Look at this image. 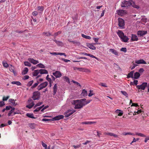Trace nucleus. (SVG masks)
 Segmentation results:
<instances>
[{
	"mask_svg": "<svg viewBox=\"0 0 149 149\" xmlns=\"http://www.w3.org/2000/svg\"><path fill=\"white\" fill-rule=\"evenodd\" d=\"M132 5L134 8H138L139 7L138 6L135 5L134 2L131 1V2L127 1H124L122 2L121 4L122 7H127Z\"/></svg>",
	"mask_w": 149,
	"mask_h": 149,
	"instance_id": "1",
	"label": "nucleus"
},
{
	"mask_svg": "<svg viewBox=\"0 0 149 149\" xmlns=\"http://www.w3.org/2000/svg\"><path fill=\"white\" fill-rule=\"evenodd\" d=\"M117 33L122 41L125 42H128L129 39L127 36L124 35V33L121 30H118Z\"/></svg>",
	"mask_w": 149,
	"mask_h": 149,
	"instance_id": "2",
	"label": "nucleus"
},
{
	"mask_svg": "<svg viewBox=\"0 0 149 149\" xmlns=\"http://www.w3.org/2000/svg\"><path fill=\"white\" fill-rule=\"evenodd\" d=\"M72 104L75 105V109H80L82 108L84 105V104L80 102L79 100H73L72 102Z\"/></svg>",
	"mask_w": 149,
	"mask_h": 149,
	"instance_id": "3",
	"label": "nucleus"
},
{
	"mask_svg": "<svg viewBox=\"0 0 149 149\" xmlns=\"http://www.w3.org/2000/svg\"><path fill=\"white\" fill-rule=\"evenodd\" d=\"M40 93L38 91H34L33 94L32 98L33 100H38L40 98Z\"/></svg>",
	"mask_w": 149,
	"mask_h": 149,
	"instance_id": "4",
	"label": "nucleus"
},
{
	"mask_svg": "<svg viewBox=\"0 0 149 149\" xmlns=\"http://www.w3.org/2000/svg\"><path fill=\"white\" fill-rule=\"evenodd\" d=\"M118 26L121 29H123L125 28V22L124 21L122 18H118Z\"/></svg>",
	"mask_w": 149,
	"mask_h": 149,
	"instance_id": "5",
	"label": "nucleus"
},
{
	"mask_svg": "<svg viewBox=\"0 0 149 149\" xmlns=\"http://www.w3.org/2000/svg\"><path fill=\"white\" fill-rule=\"evenodd\" d=\"M147 86L148 84L147 82H143L141 85H137L136 86L137 88L139 90L141 89V90H144Z\"/></svg>",
	"mask_w": 149,
	"mask_h": 149,
	"instance_id": "6",
	"label": "nucleus"
},
{
	"mask_svg": "<svg viewBox=\"0 0 149 149\" xmlns=\"http://www.w3.org/2000/svg\"><path fill=\"white\" fill-rule=\"evenodd\" d=\"M47 85L48 82L46 81L45 82L41 83L38 86L37 89L38 90L40 91L45 88L47 86Z\"/></svg>",
	"mask_w": 149,
	"mask_h": 149,
	"instance_id": "7",
	"label": "nucleus"
},
{
	"mask_svg": "<svg viewBox=\"0 0 149 149\" xmlns=\"http://www.w3.org/2000/svg\"><path fill=\"white\" fill-rule=\"evenodd\" d=\"M75 111H76L75 110H68L65 113V117H68Z\"/></svg>",
	"mask_w": 149,
	"mask_h": 149,
	"instance_id": "8",
	"label": "nucleus"
},
{
	"mask_svg": "<svg viewBox=\"0 0 149 149\" xmlns=\"http://www.w3.org/2000/svg\"><path fill=\"white\" fill-rule=\"evenodd\" d=\"M28 103H29V104L26 106V107L29 109L31 108L34 105L33 102L31 99H29L28 100Z\"/></svg>",
	"mask_w": 149,
	"mask_h": 149,
	"instance_id": "9",
	"label": "nucleus"
},
{
	"mask_svg": "<svg viewBox=\"0 0 149 149\" xmlns=\"http://www.w3.org/2000/svg\"><path fill=\"white\" fill-rule=\"evenodd\" d=\"M52 74L56 78L60 77L62 75L61 72L58 71H56L55 72H53Z\"/></svg>",
	"mask_w": 149,
	"mask_h": 149,
	"instance_id": "10",
	"label": "nucleus"
},
{
	"mask_svg": "<svg viewBox=\"0 0 149 149\" xmlns=\"http://www.w3.org/2000/svg\"><path fill=\"white\" fill-rule=\"evenodd\" d=\"M49 53L53 55H60L61 56L63 55L65 57H66V55L65 54V53H63L53 52H50Z\"/></svg>",
	"mask_w": 149,
	"mask_h": 149,
	"instance_id": "11",
	"label": "nucleus"
},
{
	"mask_svg": "<svg viewBox=\"0 0 149 149\" xmlns=\"http://www.w3.org/2000/svg\"><path fill=\"white\" fill-rule=\"evenodd\" d=\"M104 135H108L110 136H113L115 137H118V135L116 134H115L111 132H104Z\"/></svg>",
	"mask_w": 149,
	"mask_h": 149,
	"instance_id": "12",
	"label": "nucleus"
},
{
	"mask_svg": "<svg viewBox=\"0 0 149 149\" xmlns=\"http://www.w3.org/2000/svg\"><path fill=\"white\" fill-rule=\"evenodd\" d=\"M135 63L137 64H146V62L143 59H140L135 61Z\"/></svg>",
	"mask_w": 149,
	"mask_h": 149,
	"instance_id": "13",
	"label": "nucleus"
},
{
	"mask_svg": "<svg viewBox=\"0 0 149 149\" xmlns=\"http://www.w3.org/2000/svg\"><path fill=\"white\" fill-rule=\"evenodd\" d=\"M28 60L29 62L34 64H37L39 63L38 61L35 60L33 58H29L28 59Z\"/></svg>",
	"mask_w": 149,
	"mask_h": 149,
	"instance_id": "14",
	"label": "nucleus"
},
{
	"mask_svg": "<svg viewBox=\"0 0 149 149\" xmlns=\"http://www.w3.org/2000/svg\"><path fill=\"white\" fill-rule=\"evenodd\" d=\"M147 33V31H139L137 32L138 35L140 36H143L145 35Z\"/></svg>",
	"mask_w": 149,
	"mask_h": 149,
	"instance_id": "15",
	"label": "nucleus"
},
{
	"mask_svg": "<svg viewBox=\"0 0 149 149\" xmlns=\"http://www.w3.org/2000/svg\"><path fill=\"white\" fill-rule=\"evenodd\" d=\"M16 100H14L13 99H9L8 100V102L11 103L13 106H16L17 105V103L15 102Z\"/></svg>",
	"mask_w": 149,
	"mask_h": 149,
	"instance_id": "16",
	"label": "nucleus"
},
{
	"mask_svg": "<svg viewBox=\"0 0 149 149\" xmlns=\"http://www.w3.org/2000/svg\"><path fill=\"white\" fill-rule=\"evenodd\" d=\"M80 71H81L83 72H90L91 71L90 70L87 68H80Z\"/></svg>",
	"mask_w": 149,
	"mask_h": 149,
	"instance_id": "17",
	"label": "nucleus"
},
{
	"mask_svg": "<svg viewBox=\"0 0 149 149\" xmlns=\"http://www.w3.org/2000/svg\"><path fill=\"white\" fill-rule=\"evenodd\" d=\"M87 46L89 48L93 50H95L96 49V47L93 46L92 44L88 43H87Z\"/></svg>",
	"mask_w": 149,
	"mask_h": 149,
	"instance_id": "18",
	"label": "nucleus"
},
{
	"mask_svg": "<svg viewBox=\"0 0 149 149\" xmlns=\"http://www.w3.org/2000/svg\"><path fill=\"white\" fill-rule=\"evenodd\" d=\"M64 116L62 115H60L54 117L53 119L55 120H59L61 119H62L63 118Z\"/></svg>",
	"mask_w": 149,
	"mask_h": 149,
	"instance_id": "19",
	"label": "nucleus"
},
{
	"mask_svg": "<svg viewBox=\"0 0 149 149\" xmlns=\"http://www.w3.org/2000/svg\"><path fill=\"white\" fill-rule=\"evenodd\" d=\"M131 40L132 41H137L138 40V38L136 35L132 34Z\"/></svg>",
	"mask_w": 149,
	"mask_h": 149,
	"instance_id": "20",
	"label": "nucleus"
},
{
	"mask_svg": "<svg viewBox=\"0 0 149 149\" xmlns=\"http://www.w3.org/2000/svg\"><path fill=\"white\" fill-rule=\"evenodd\" d=\"M40 73L41 74H47L48 73L47 70L45 69H40L39 70Z\"/></svg>",
	"mask_w": 149,
	"mask_h": 149,
	"instance_id": "21",
	"label": "nucleus"
},
{
	"mask_svg": "<svg viewBox=\"0 0 149 149\" xmlns=\"http://www.w3.org/2000/svg\"><path fill=\"white\" fill-rule=\"evenodd\" d=\"M109 51L110 52H111L112 54H114L118 56V52L116 50L114 49H110Z\"/></svg>",
	"mask_w": 149,
	"mask_h": 149,
	"instance_id": "22",
	"label": "nucleus"
},
{
	"mask_svg": "<svg viewBox=\"0 0 149 149\" xmlns=\"http://www.w3.org/2000/svg\"><path fill=\"white\" fill-rule=\"evenodd\" d=\"M125 11L123 10H120L117 11V14L118 15L122 16L123 15Z\"/></svg>",
	"mask_w": 149,
	"mask_h": 149,
	"instance_id": "23",
	"label": "nucleus"
},
{
	"mask_svg": "<svg viewBox=\"0 0 149 149\" xmlns=\"http://www.w3.org/2000/svg\"><path fill=\"white\" fill-rule=\"evenodd\" d=\"M115 112L118 114V116H121L123 114V111L117 109Z\"/></svg>",
	"mask_w": 149,
	"mask_h": 149,
	"instance_id": "24",
	"label": "nucleus"
},
{
	"mask_svg": "<svg viewBox=\"0 0 149 149\" xmlns=\"http://www.w3.org/2000/svg\"><path fill=\"white\" fill-rule=\"evenodd\" d=\"M53 95H55L57 91V84H55L53 87Z\"/></svg>",
	"mask_w": 149,
	"mask_h": 149,
	"instance_id": "25",
	"label": "nucleus"
},
{
	"mask_svg": "<svg viewBox=\"0 0 149 149\" xmlns=\"http://www.w3.org/2000/svg\"><path fill=\"white\" fill-rule=\"evenodd\" d=\"M26 116L28 117L29 118H35L34 117L33 114V113H27L26 114Z\"/></svg>",
	"mask_w": 149,
	"mask_h": 149,
	"instance_id": "26",
	"label": "nucleus"
},
{
	"mask_svg": "<svg viewBox=\"0 0 149 149\" xmlns=\"http://www.w3.org/2000/svg\"><path fill=\"white\" fill-rule=\"evenodd\" d=\"M140 76V74L138 72L135 73L134 75V78L135 79H137L139 78Z\"/></svg>",
	"mask_w": 149,
	"mask_h": 149,
	"instance_id": "27",
	"label": "nucleus"
},
{
	"mask_svg": "<svg viewBox=\"0 0 149 149\" xmlns=\"http://www.w3.org/2000/svg\"><path fill=\"white\" fill-rule=\"evenodd\" d=\"M68 40L69 42H72L74 44H77L78 45H79L80 44L79 42L75 41H72V40L70 39H68Z\"/></svg>",
	"mask_w": 149,
	"mask_h": 149,
	"instance_id": "28",
	"label": "nucleus"
},
{
	"mask_svg": "<svg viewBox=\"0 0 149 149\" xmlns=\"http://www.w3.org/2000/svg\"><path fill=\"white\" fill-rule=\"evenodd\" d=\"M28 71V69L27 68H25L24 70H23L22 72V74L23 75H24L27 74Z\"/></svg>",
	"mask_w": 149,
	"mask_h": 149,
	"instance_id": "29",
	"label": "nucleus"
},
{
	"mask_svg": "<svg viewBox=\"0 0 149 149\" xmlns=\"http://www.w3.org/2000/svg\"><path fill=\"white\" fill-rule=\"evenodd\" d=\"M134 74V71H132L130 72V73H129L128 75L127 76V78H129L130 77L133 78V75Z\"/></svg>",
	"mask_w": 149,
	"mask_h": 149,
	"instance_id": "30",
	"label": "nucleus"
},
{
	"mask_svg": "<svg viewBox=\"0 0 149 149\" xmlns=\"http://www.w3.org/2000/svg\"><path fill=\"white\" fill-rule=\"evenodd\" d=\"M29 127L31 129H34L36 126V124L35 123H30L29 125Z\"/></svg>",
	"mask_w": 149,
	"mask_h": 149,
	"instance_id": "31",
	"label": "nucleus"
},
{
	"mask_svg": "<svg viewBox=\"0 0 149 149\" xmlns=\"http://www.w3.org/2000/svg\"><path fill=\"white\" fill-rule=\"evenodd\" d=\"M12 84H15L18 86H21V83L19 81H13L11 82Z\"/></svg>",
	"mask_w": 149,
	"mask_h": 149,
	"instance_id": "32",
	"label": "nucleus"
},
{
	"mask_svg": "<svg viewBox=\"0 0 149 149\" xmlns=\"http://www.w3.org/2000/svg\"><path fill=\"white\" fill-rule=\"evenodd\" d=\"M95 123V122H94L86 121L82 122L81 124H92Z\"/></svg>",
	"mask_w": 149,
	"mask_h": 149,
	"instance_id": "33",
	"label": "nucleus"
},
{
	"mask_svg": "<svg viewBox=\"0 0 149 149\" xmlns=\"http://www.w3.org/2000/svg\"><path fill=\"white\" fill-rule=\"evenodd\" d=\"M39 73H40L39 70H35L33 73V75L34 76H36Z\"/></svg>",
	"mask_w": 149,
	"mask_h": 149,
	"instance_id": "34",
	"label": "nucleus"
},
{
	"mask_svg": "<svg viewBox=\"0 0 149 149\" xmlns=\"http://www.w3.org/2000/svg\"><path fill=\"white\" fill-rule=\"evenodd\" d=\"M38 10L42 11L44 10V7L43 6H38L37 7Z\"/></svg>",
	"mask_w": 149,
	"mask_h": 149,
	"instance_id": "35",
	"label": "nucleus"
},
{
	"mask_svg": "<svg viewBox=\"0 0 149 149\" xmlns=\"http://www.w3.org/2000/svg\"><path fill=\"white\" fill-rule=\"evenodd\" d=\"M9 70L10 71L13 72L14 74H15V72L14 70V67L12 65H11V66L9 68Z\"/></svg>",
	"mask_w": 149,
	"mask_h": 149,
	"instance_id": "36",
	"label": "nucleus"
},
{
	"mask_svg": "<svg viewBox=\"0 0 149 149\" xmlns=\"http://www.w3.org/2000/svg\"><path fill=\"white\" fill-rule=\"evenodd\" d=\"M15 109V108H12L11 110L9 111V113L8 114V116H11V114L13 112H14V111Z\"/></svg>",
	"mask_w": 149,
	"mask_h": 149,
	"instance_id": "37",
	"label": "nucleus"
},
{
	"mask_svg": "<svg viewBox=\"0 0 149 149\" xmlns=\"http://www.w3.org/2000/svg\"><path fill=\"white\" fill-rule=\"evenodd\" d=\"M135 134L138 136L142 137H146V136L145 135L141 133H136Z\"/></svg>",
	"mask_w": 149,
	"mask_h": 149,
	"instance_id": "38",
	"label": "nucleus"
},
{
	"mask_svg": "<svg viewBox=\"0 0 149 149\" xmlns=\"http://www.w3.org/2000/svg\"><path fill=\"white\" fill-rule=\"evenodd\" d=\"M39 84V82L38 81L36 83H35L31 86V88L33 89L35 88Z\"/></svg>",
	"mask_w": 149,
	"mask_h": 149,
	"instance_id": "39",
	"label": "nucleus"
},
{
	"mask_svg": "<svg viewBox=\"0 0 149 149\" xmlns=\"http://www.w3.org/2000/svg\"><path fill=\"white\" fill-rule=\"evenodd\" d=\"M81 36L83 37L86 39H90L91 38V37L90 36H86L84 34H82Z\"/></svg>",
	"mask_w": 149,
	"mask_h": 149,
	"instance_id": "40",
	"label": "nucleus"
},
{
	"mask_svg": "<svg viewBox=\"0 0 149 149\" xmlns=\"http://www.w3.org/2000/svg\"><path fill=\"white\" fill-rule=\"evenodd\" d=\"M24 64L25 66L30 67L31 66V64L28 61H25L24 62Z\"/></svg>",
	"mask_w": 149,
	"mask_h": 149,
	"instance_id": "41",
	"label": "nucleus"
},
{
	"mask_svg": "<svg viewBox=\"0 0 149 149\" xmlns=\"http://www.w3.org/2000/svg\"><path fill=\"white\" fill-rule=\"evenodd\" d=\"M32 20H33V21H32V20H31V21L32 22L31 23L32 24V25H33L34 24H37L36 19H34L33 18Z\"/></svg>",
	"mask_w": 149,
	"mask_h": 149,
	"instance_id": "42",
	"label": "nucleus"
},
{
	"mask_svg": "<svg viewBox=\"0 0 149 149\" xmlns=\"http://www.w3.org/2000/svg\"><path fill=\"white\" fill-rule=\"evenodd\" d=\"M82 94L84 95H87V91H86L85 89L83 90L82 91Z\"/></svg>",
	"mask_w": 149,
	"mask_h": 149,
	"instance_id": "43",
	"label": "nucleus"
},
{
	"mask_svg": "<svg viewBox=\"0 0 149 149\" xmlns=\"http://www.w3.org/2000/svg\"><path fill=\"white\" fill-rule=\"evenodd\" d=\"M54 41L58 45H61L63 44V43L59 41H58L56 40H54Z\"/></svg>",
	"mask_w": 149,
	"mask_h": 149,
	"instance_id": "44",
	"label": "nucleus"
},
{
	"mask_svg": "<svg viewBox=\"0 0 149 149\" xmlns=\"http://www.w3.org/2000/svg\"><path fill=\"white\" fill-rule=\"evenodd\" d=\"M37 66L41 68H45V66L43 64L41 63L37 65Z\"/></svg>",
	"mask_w": 149,
	"mask_h": 149,
	"instance_id": "45",
	"label": "nucleus"
},
{
	"mask_svg": "<svg viewBox=\"0 0 149 149\" xmlns=\"http://www.w3.org/2000/svg\"><path fill=\"white\" fill-rule=\"evenodd\" d=\"M9 96H7L6 97L3 96V97L2 100L3 101H6L9 98Z\"/></svg>",
	"mask_w": 149,
	"mask_h": 149,
	"instance_id": "46",
	"label": "nucleus"
},
{
	"mask_svg": "<svg viewBox=\"0 0 149 149\" xmlns=\"http://www.w3.org/2000/svg\"><path fill=\"white\" fill-rule=\"evenodd\" d=\"M99 85L101 86H102L104 87H107V86L106 84L105 83H100L99 84Z\"/></svg>",
	"mask_w": 149,
	"mask_h": 149,
	"instance_id": "47",
	"label": "nucleus"
},
{
	"mask_svg": "<svg viewBox=\"0 0 149 149\" xmlns=\"http://www.w3.org/2000/svg\"><path fill=\"white\" fill-rule=\"evenodd\" d=\"M33 82V80L29 82L27 84V86L28 87H30V86H31V85H32Z\"/></svg>",
	"mask_w": 149,
	"mask_h": 149,
	"instance_id": "48",
	"label": "nucleus"
},
{
	"mask_svg": "<svg viewBox=\"0 0 149 149\" xmlns=\"http://www.w3.org/2000/svg\"><path fill=\"white\" fill-rule=\"evenodd\" d=\"M121 93L122 94L124 95L126 97H127L128 96V94L125 91H121Z\"/></svg>",
	"mask_w": 149,
	"mask_h": 149,
	"instance_id": "49",
	"label": "nucleus"
},
{
	"mask_svg": "<svg viewBox=\"0 0 149 149\" xmlns=\"http://www.w3.org/2000/svg\"><path fill=\"white\" fill-rule=\"evenodd\" d=\"M43 103L42 102H39L36 104L34 107V108H35L36 107L40 106Z\"/></svg>",
	"mask_w": 149,
	"mask_h": 149,
	"instance_id": "50",
	"label": "nucleus"
},
{
	"mask_svg": "<svg viewBox=\"0 0 149 149\" xmlns=\"http://www.w3.org/2000/svg\"><path fill=\"white\" fill-rule=\"evenodd\" d=\"M120 51L125 52H127V49L126 47H122Z\"/></svg>",
	"mask_w": 149,
	"mask_h": 149,
	"instance_id": "51",
	"label": "nucleus"
},
{
	"mask_svg": "<svg viewBox=\"0 0 149 149\" xmlns=\"http://www.w3.org/2000/svg\"><path fill=\"white\" fill-rule=\"evenodd\" d=\"M5 104L4 102L3 101H0V107H2Z\"/></svg>",
	"mask_w": 149,
	"mask_h": 149,
	"instance_id": "52",
	"label": "nucleus"
},
{
	"mask_svg": "<svg viewBox=\"0 0 149 149\" xmlns=\"http://www.w3.org/2000/svg\"><path fill=\"white\" fill-rule=\"evenodd\" d=\"M41 109H42V107H39L37 108L34 111V112H38Z\"/></svg>",
	"mask_w": 149,
	"mask_h": 149,
	"instance_id": "53",
	"label": "nucleus"
},
{
	"mask_svg": "<svg viewBox=\"0 0 149 149\" xmlns=\"http://www.w3.org/2000/svg\"><path fill=\"white\" fill-rule=\"evenodd\" d=\"M86 99L85 98H84L83 99H82L80 100H79V101L81 102H82V103L84 104H85V102L86 101Z\"/></svg>",
	"mask_w": 149,
	"mask_h": 149,
	"instance_id": "54",
	"label": "nucleus"
},
{
	"mask_svg": "<svg viewBox=\"0 0 149 149\" xmlns=\"http://www.w3.org/2000/svg\"><path fill=\"white\" fill-rule=\"evenodd\" d=\"M93 92V91L92 90L90 91V93H89L88 95V96L89 97H91L94 95L92 93Z\"/></svg>",
	"mask_w": 149,
	"mask_h": 149,
	"instance_id": "55",
	"label": "nucleus"
},
{
	"mask_svg": "<svg viewBox=\"0 0 149 149\" xmlns=\"http://www.w3.org/2000/svg\"><path fill=\"white\" fill-rule=\"evenodd\" d=\"M81 146V144L78 145L76 146L75 145H73L72 146L75 148V149H77V148H79Z\"/></svg>",
	"mask_w": 149,
	"mask_h": 149,
	"instance_id": "56",
	"label": "nucleus"
},
{
	"mask_svg": "<svg viewBox=\"0 0 149 149\" xmlns=\"http://www.w3.org/2000/svg\"><path fill=\"white\" fill-rule=\"evenodd\" d=\"M61 33V32L60 31H58V32L55 33L54 34V36L55 37L56 36H58V35L60 34Z\"/></svg>",
	"mask_w": 149,
	"mask_h": 149,
	"instance_id": "57",
	"label": "nucleus"
},
{
	"mask_svg": "<svg viewBox=\"0 0 149 149\" xmlns=\"http://www.w3.org/2000/svg\"><path fill=\"white\" fill-rule=\"evenodd\" d=\"M29 77L28 75L24 76L23 79L24 80L28 79L29 78Z\"/></svg>",
	"mask_w": 149,
	"mask_h": 149,
	"instance_id": "58",
	"label": "nucleus"
},
{
	"mask_svg": "<svg viewBox=\"0 0 149 149\" xmlns=\"http://www.w3.org/2000/svg\"><path fill=\"white\" fill-rule=\"evenodd\" d=\"M91 101V100H88L87 101H86L85 103V104H84V106L89 103Z\"/></svg>",
	"mask_w": 149,
	"mask_h": 149,
	"instance_id": "59",
	"label": "nucleus"
},
{
	"mask_svg": "<svg viewBox=\"0 0 149 149\" xmlns=\"http://www.w3.org/2000/svg\"><path fill=\"white\" fill-rule=\"evenodd\" d=\"M61 60L62 61H63L65 62H67V63L68 62L70 61V60H69L67 59H64V58H62Z\"/></svg>",
	"mask_w": 149,
	"mask_h": 149,
	"instance_id": "60",
	"label": "nucleus"
},
{
	"mask_svg": "<svg viewBox=\"0 0 149 149\" xmlns=\"http://www.w3.org/2000/svg\"><path fill=\"white\" fill-rule=\"evenodd\" d=\"M38 14V13L36 11H34L32 13V14L34 16H36Z\"/></svg>",
	"mask_w": 149,
	"mask_h": 149,
	"instance_id": "61",
	"label": "nucleus"
},
{
	"mask_svg": "<svg viewBox=\"0 0 149 149\" xmlns=\"http://www.w3.org/2000/svg\"><path fill=\"white\" fill-rule=\"evenodd\" d=\"M43 34H45V35L47 36H49L51 35V33H49L44 32L43 33Z\"/></svg>",
	"mask_w": 149,
	"mask_h": 149,
	"instance_id": "62",
	"label": "nucleus"
},
{
	"mask_svg": "<svg viewBox=\"0 0 149 149\" xmlns=\"http://www.w3.org/2000/svg\"><path fill=\"white\" fill-rule=\"evenodd\" d=\"M63 78L66 81H69V79L66 76H64L63 77Z\"/></svg>",
	"mask_w": 149,
	"mask_h": 149,
	"instance_id": "63",
	"label": "nucleus"
},
{
	"mask_svg": "<svg viewBox=\"0 0 149 149\" xmlns=\"http://www.w3.org/2000/svg\"><path fill=\"white\" fill-rule=\"evenodd\" d=\"M42 144L43 147L45 148H46V149H47V145L46 144L43 142H42Z\"/></svg>",
	"mask_w": 149,
	"mask_h": 149,
	"instance_id": "64",
	"label": "nucleus"
}]
</instances>
